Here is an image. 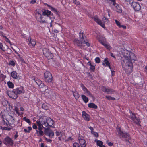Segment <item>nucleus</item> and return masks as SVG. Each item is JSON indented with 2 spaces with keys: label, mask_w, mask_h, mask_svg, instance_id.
<instances>
[{
  "label": "nucleus",
  "mask_w": 147,
  "mask_h": 147,
  "mask_svg": "<svg viewBox=\"0 0 147 147\" xmlns=\"http://www.w3.org/2000/svg\"><path fill=\"white\" fill-rule=\"evenodd\" d=\"M130 53L129 51H125L122 52L123 57L121 59V64L123 70L127 74H131L133 71V65L132 62L129 61Z\"/></svg>",
  "instance_id": "1"
},
{
  "label": "nucleus",
  "mask_w": 147,
  "mask_h": 147,
  "mask_svg": "<svg viewBox=\"0 0 147 147\" xmlns=\"http://www.w3.org/2000/svg\"><path fill=\"white\" fill-rule=\"evenodd\" d=\"M35 16L37 20L41 23H48L49 22V20L51 19V16L53 18L51 12L47 10H38L36 11Z\"/></svg>",
  "instance_id": "2"
},
{
  "label": "nucleus",
  "mask_w": 147,
  "mask_h": 147,
  "mask_svg": "<svg viewBox=\"0 0 147 147\" xmlns=\"http://www.w3.org/2000/svg\"><path fill=\"white\" fill-rule=\"evenodd\" d=\"M36 123L38 126V130H36V133L38 136H43L44 132L42 131L43 128L48 126V123L45 117L40 118L36 121Z\"/></svg>",
  "instance_id": "3"
},
{
  "label": "nucleus",
  "mask_w": 147,
  "mask_h": 147,
  "mask_svg": "<svg viewBox=\"0 0 147 147\" xmlns=\"http://www.w3.org/2000/svg\"><path fill=\"white\" fill-rule=\"evenodd\" d=\"M117 130L118 133L119 137L122 140H123V139H124L125 141L131 140V137L129 133L121 131L120 127H117Z\"/></svg>",
  "instance_id": "4"
},
{
  "label": "nucleus",
  "mask_w": 147,
  "mask_h": 147,
  "mask_svg": "<svg viewBox=\"0 0 147 147\" xmlns=\"http://www.w3.org/2000/svg\"><path fill=\"white\" fill-rule=\"evenodd\" d=\"M44 77L45 82L48 83L50 82L52 80V76L49 71H46L45 72Z\"/></svg>",
  "instance_id": "5"
},
{
  "label": "nucleus",
  "mask_w": 147,
  "mask_h": 147,
  "mask_svg": "<svg viewBox=\"0 0 147 147\" xmlns=\"http://www.w3.org/2000/svg\"><path fill=\"white\" fill-rule=\"evenodd\" d=\"M132 7L136 11H139L140 10L141 6L138 2L133 1L131 3L130 2Z\"/></svg>",
  "instance_id": "6"
},
{
  "label": "nucleus",
  "mask_w": 147,
  "mask_h": 147,
  "mask_svg": "<svg viewBox=\"0 0 147 147\" xmlns=\"http://www.w3.org/2000/svg\"><path fill=\"white\" fill-rule=\"evenodd\" d=\"M43 54L45 57L49 59L52 58L53 55L49 51V50L46 48H44L43 49Z\"/></svg>",
  "instance_id": "7"
},
{
  "label": "nucleus",
  "mask_w": 147,
  "mask_h": 147,
  "mask_svg": "<svg viewBox=\"0 0 147 147\" xmlns=\"http://www.w3.org/2000/svg\"><path fill=\"white\" fill-rule=\"evenodd\" d=\"M92 18L94 19L96 22L98 24L100 25L102 27L104 28H105L104 24L102 23L101 20L99 19L97 16H94Z\"/></svg>",
  "instance_id": "8"
},
{
  "label": "nucleus",
  "mask_w": 147,
  "mask_h": 147,
  "mask_svg": "<svg viewBox=\"0 0 147 147\" xmlns=\"http://www.w3.org/2000/svg\"><path fill=\"white\" fill-rule=\"evenodd\" d=\"M8 93L9 97L13 99H16L18 97L17 94L14 92V89L11 92H8Z\"/></svg>",
  "instance_id": "9"
},
{
  "label": "nucleus",
  "mask_w": 147,
  "mask_h": 147,
  "mask_svg": "<svg viewBox=\"0 0 147 147\" xmlns=\"http://www.w3.org/2000/svg\"><path fill=\"white\" fill-rule=\"evenodd\" d=\"M23 87H20L19 88H18L16 89H14V92L17 94H20L22 93H24V91L23 89Z\"/></svg>",
  "instance_id": "10"
},
{
  "label": "nucleus",
  "mask_w": 147,
  "mask_h": 147,
  "mask_svg": "<svg viewBox=\"0 0 147 147\" xmlns=\"http://www.w3.org/2000/svg\"><path fill=\"white\" fill-rule=\"evenodd\" d=\"M4 141L5 144H9L11 145H13V141L12 139L9 137H7L4 139Z\"/></svg>",
  "instance_id": "11"
},
{
  "label": "nucleus",
  "mask_w": 147,
  "mask_h": 147,
  "mask_svg": "<svg viewBox=\"0 0 147 147\" xmlns=\"http://www.w3.org/2000/svg\"><path fill=\"white\" fill-rule=\"evenodd\" d=\"M61 29V26L60 24H56L55 26V28L54 29V32L55 33H58L59 30Z\"/></svg>",
  "instance_id": "12"
},
{
  "label": "nucleus",
  "mask_w": 147,
  "mask_h": 147,
  "mask_svg": "<svg viewBox=\"0 0 147 147\" xmlns=\"http://www.w3.org/2000/svg\"><path fill=\"white\" fill-rule=\"evenodd\" d=\"M82 117L84 119L87 121L90 120V116L84 111H82Z\"/></svg>",
  "instance_id": "13"
},
{
  "label": "nucleus",
  "mask_w": 147,
  "mask_h": 147,
  "mask_svg": "<svg viewBox=\"0 0 147 147\" xmlns=\"http://www.w3.org/2000/svg\"><path fill=\"white\" fill-rule=\"evenodd\" d=\"M87 64L90 67V70L94 72L95 69V65L94 64H93L91 63L90 61H89L88 63Z\"/></svg>",
  "instance_id": "14"
},
{
  "label": "nucleus",
  "mask_w": 147,
  "mask_h": 147,
  "mask_svg": "<svg viewBox=\"0 0 147 147\" xmlns=\"http://www.w3.org/2000/svg\"><path fill=\"white\" fill-rule=\"evenodd\" d=\"M132 60H134V61L135 60H136V57L135 55L133 53L131 52L130 57L129 59V62L130 63V61L131 62H132Z\"/></svg>",
  "instance_id": "15"
},
{
  "label": "nucleus",
  "mask_w": 147,
  "mask_h": 147,
  "mask_svg": "<svg viewBox=\"0 0 147 147\" xmlns=\"http://www.w3.org/2000/svg\"><path fill=\"white\" fill-rule=\"evenodd\" d=\"M46 120L48 123V126H52L53 124V120L50 118H46Z\"/></svg>",
  "instance_id": "16"
},
{
  "label": "nucleus",
  "mask_w": 147,
  "mask_h": 147,
  "mask_svg": "<svg viewBox=\"0 0 147 147\" xmlns=\"http://www.w3.org/2000/svg\"><path fill=\"white\" fill-rule=\"evenodd\" d=\"M101 44L103 45L108 50H110L112 49V47L110 46L109 44H108L104 42H101Z\"/></svg>",
  "instance_id": "17"
},
{
  "label": "nucleus",
  "mask_w": 147,
  "mask_h": 147,
  "mask_svg": "<svg viewBox=\"0 0 147 147\" xmlns=\"http://www.w3.org/2000/svg\"><path fill=\"white\" fill-rule=\"evenodd\" d=\"M115 7L116 8V12L120 13H122V10L120 5L118 4H117Z\"/></svg>",
  "instance_id": "18"
},
{
  "label": "nucleus",
  "mask_w": 147,
  "mask_h": 147,
  "mask_svg": "<svg viewBox=\"0 0 147 147\" xmlns=\"http://www.w3.org/2000/svg\"><path fill=\"white\" fill-rule=\"evenodd\" d=\"M82 42L78 39H76L74 40V45H77L78 46L80 47L82 46Z\"/></svg>",
  "instance_id": "19"
},
{
  "label": "nucleus",
  "mask_w": 147,
  "mask_h": 147,
  "mask_svg": "<svg viewBox=\"0 0 147 147\" xmlns=\"http://www.w3.org/2000/svg\"><path fill=\"white\" fill-rule=\"evenodd\" d=\"M30 39V41L28 43V45L30 46L32 45V46L34 47L35 46L36 44V42L34 40L31 39V38L29 37L28 39V40Z\"/></svg>",
  "instance_id": "20"
},
{
  "label": "nucleus",
  "mask_w": 147,
  "mask_h": 147,
  "mask_svg": "<svg viewBox=\"0 0 147 147\" xmlns=\"http://www.w3.org/2000/svg\"><path fill=\"white\" fill-rule=\"evenodd\" d=\"M88 107L90 108L97 109L98 107L97 105L93 103H90L88 104Z\"/></svg>",
  "instance_id": "21"
},
{
  "label": "nucleus",
  "mask_w": 147,
  "mask_h": 147,
  "mask_svg": "<svg viewBox=\"0 0 147 147\" xmlns=\"http://www.w3.org/2000/svg\"><path fill=\"white\" fill-rule=\"evenodd\" d=\"M108 58H106L105 59L104 61L102 63V65L105 66H107L110 64V63L108 60Z\"/></svg>",
  "instance_id": "22"
},
{
  "label": "nucleus",
  "mask_w": 147,
  "mask_h": 147,
  "mask_svg": "<svg viewBox=\"0 0 147 147\" xmlns=\"http://www.w3.org/2000/svg\"><path fill=\"white\" fill-rule=\"evenodd\" d=\"M40 90L42 92L49 93V90L48 89V87L45 86L40 89Z\"/></svg>",
  "instance_id": "23"
},
{
  "label": "nucleus",
  "mask_w": 147,
  "mask_h": 147,
  "mask_svg": "<svg viewBox=\"0 0 147 147\" xmlns=\"http://www.w3.org/2000/svg\"><path fill=\"white\" fill-rule=\"evenodd\" d=\"M74 5H76V7H75V8L76 9H78L80 7V4L79 2L76 0H74Z\"/></svg>",
  "instance_id": "24"
},
{
  "label": "nucleus",
  "mask_w": 147,
  "mask_h": 147,
  "mask_svg": "<svg viewBox=\"0 0 147 147\" xmlns=\"http://www.w3.org/2000/svg\"><path fill=\"white\" fill-rule=\"evenodd\" d=\"M81 97L85 103H87L88 101V99L84 95H82Z\"/></svg>",
  "instance_id": "25"
},
{
  "label": "nucleus",
  "mask_w": 147,
  "mask_h": 147,
  "mask_svg": "<svg viewBox=\"0 0 147 147\" xmlns=\"http://www.w3.org/2000/svg\"><path fill=\"white\" fill-rule=\"evenodd\" d=\"M80 144L81 145L82 147H85L86 144L85 140L84 139H82V140L80 141Z\"/></svg>",
  "instance_id": "26"
},
{
  "label": "nucleus",
  "mask_w": 147,
  "mask_h": 147,
  "mask_svg": "<svg viewBox=\"0 0 147 147\" xmlns=\"http://www.w3.org/2000/svg\"><path fill=\"white\" fill-rule=\"evenodd\" d=\"M17 73L15 71H13L11 73L12 77L15 79H18L19 77L17 76Z\"/></svg>",
  "instance_id": "27"
},
{
  "label": "nucleus",
  "mask_w": 147,
  "mask_h": 147,
  "mask_svg": "<svg viewBox=\"0 0 147 147\" xmlns=\"http://www.w3.org/2000/svg\"><path fill=\"white\" fill-rule=\"evenodd\" d=\"M98 40L99 42L101 44V42H104L105 40V38L102 36H99L98 37Z\"/></svg>",
  "instance_id": "28"
},
{
  "label": "nucleus",
  "mask_w": 147,
  "mask_h": 147,
  "mask_svg": "<svg viewBox=\"0 0 147 147\" xmlns=\"http://www.w3.org/2000/svg\"><path fill=\"white\" fill-rule=\"evenodd\" d=\"M45 5H47L49 7V9H51L52 11H53L54 12L56 13H57V10L55 8L52 7L51 6L49 5H48L47 3H45Z\"/></svg>",
  "instance_id": "29"
},
{
  "label": "nucleus",
  "mask_w": 147,
  "mask_h": 147,
  "mask_svg": "<svg viewBox=\"0 0 147 147\" xmlns=\"http://www.w3.org/2000/svg\"><path fill=\"white\" fill-rule=\"evenodd\" d=\"M45 5H47L49 7V9H51L52 11H53L54 12L56 13H57V10L55 8L52 7L51 6L49 5H48L47 3H45Z\"/></svg>",
  "instance_id": "30"
},
{
  "label": "nucleus",
  "mask_w": 147,
  "mask_h": 147,
  "mask_svg": "<svg viewBox=\"0 0 147 147\" xmlns=\"http://www.w3.org/2000/svg\"><path fill=\"white\" fill-rule=\"evenodd\" d=\"M9 120L8 121V123L10 124H13L14 122V119L13 117L11 116H9Z\"/></svg>",
  "instance_id": "31"
},
{
  "label": "nucleus",
  "mask_w": 147,
  "mask_h": 147,
  "mask_svg": "<svg viewBox=\"0 0 147 147\" xmlns=\"http://www.w3.org/2000/svg\"><path fill=\"white\" fill-rule=\"evenodd\" d=\"M129 112L131 114L130 115L131 119L133 120H134V118H136V117L135 114L134 113H132V111L131 110H130Z\"/></svg>",
  "instance_id": "32"
},
{
  "label": "nucleus",
  "mask_w": 147,
  "mask_h": 147,
  "mask_svg": "<svg viewBox=\"0 0 147 147\" xmlns=\"http://www.w3.org/2000/svg\"><path fill=\"white\" fill-rule=\"evenodd\" d=\"M106 92H107V94H109L113 93L115 92V91L112 89L107 88Z\"/></svg>",
  "instance_id": "33"
},
{
  "label": "nucleus",
  "mask_w": 147,
  "mask_h": 147,
  "mask_svg": "<svg viewBox=\"0 0 147 147\" xmlns=\"http://www.w3.org/2000/svg\"><path fill=\"white\" fill-rule=\"evenodd\" d=\"M105 98L109 100H115V98L112 97L110 96H106Z\"/></svg>",
  "instance_id": "34"
},
{
  "label": "nucleus",
  "mask_w": 147,
  "mask_h": 147,
  "mask_svg": "<svg viewBox=\"0 0 147 147\" xmlns=\"http://www.w3.org/2000/svg\"><path fill=\"white\" fill-rule=\"evenodd\" d=\"M102 20L104 23L107 24L109 20L107 18L105 17V16L102 18Z\"/></svg>",
  "instance_id": "35"
},
{
  "label": "nucleus",
  "mask_w": 147,
  "mask_h": 147,
  "mask_svg": "<svg viewBox=\"0 0 147 147\" xmlns=\"http://www.w3.org/2000/svg\"><path fill=\"white\" fill-rule=\"evenodd\" d=\"M28 130L26 129H24V131L26 133H30V131L32 130V128L30 127H28Z\"/></svg>",
  "instance_id": "36"
},
{
  "label": "nucleus",
  "mask_w": 147,
  "mask_h": 147,
  "mask_svg": "<svg viewBox=\"0 0 147 147\" xmlns=\"http://www.w3.org/2000/svg\"><path fill=\"white\" fill-rule=\"evenodd\" d=\"M7 84L9 87L10 88H13L14 87L13 84L10 81L7 82Z\"/></svg>",
  "instance_id": "37"
},
{
  "label": "nucleus",
  "mask_w": 147,
  "mask_h": 147,
  "mask_svg": "<svg viewBox=\"0 0 147 147\" xmlns=\"http://www.w3.org/2000/svg\"><path fill=\"white\" fill-rule=\"evenodd\" d=\"M3 33H1V35L3 36V37L5 38V40L6 41V42H7L8 43H9L10 44H11V42L9 40V39L7 38V37L5 36H3V34H2Z\"/></svg>",
  "instance_id": "38"
},
{
  "label": "nucleus",
  "mask_w": 147,
  "mask_h": 147,
  "mask_svg": "<svg viewBox=\"0 0 147 147\" xmlns=\"http://www.w3.org/2000/svg\"><path fill=\"white\" fill-rule=\"evenodd\" d=\"M51 129L47 128H45L44 130L45 134L47 135H48L49 134V132Z\"/></svg>",
  "instance_id": "39"
},
{
  "label": "nucleus",
  "mask_w": 147,
  "mask_h": 147,
  "mask_svg": "<svg viewBox=\"0 0 147 147\" xmlns=\"http://www.w3.org/2000/svg\"><path fill=\"white\" fill-rule=\"evenodd\" d=\"M24 120L26 122L30 124L31 123V122L29 119L27 118L26 117H24L23 118Z\"/></svg>",
  "instance_id": "40"
},
{
  "label": "nucleus",
  "mask_w": 147,
  "mask_h": 147,
  "mask_svg": "<svg viewBox=\"0 0 147 147\" xmlns=\"http://www.w3.org/2000/svg\"><path fill=\"white\" fill-rule=\"evenodd\" d=\"M35 81L38 86H39V85H40V84L42 83V82L40 80L38 79H36V80H35Z\"/></svg>",
  "instance_id": "41"
},
{
  "label": "nucleus",
  "mask_w": 147,
  "mask_h": 147,
  "mask_svg": "<svg viewBox=\"0 0 147 147\" xmlns=\"http://www.w3.org/2000/svg\"><path fill=\"white\" fill-rule=\"evenodd\" d=\"M97 145L99 146H101L103 145V142L99 140H97Z\"/></svg>",
  "instance_id": "42"
},
{
  "label": "nucleus",
  "mask_w": 147,
  "mask_h": 147,
  "mask_svg": "<svg viewBox=\"0 0 147 147\" xmlns=\"http://www.w3.org/2000/svg\"><path fill=\"white\" fill-rule=\"evenodd\" d=\"M140 120V119H138V118L137 117H136V118H134V120H133V121H134V122L135 123L138 124H139Z\"/></svg>",
  "instance_id": "43"
},
{
  "label": "nucleus",
  "mask_w": 147,
  "mask_h": 147,
  "mask_svg": "<svg viewBox=\"0 0 147 147\" xmlns=\"http://www.w3.org/2000/svg\"><path fill=\"white\" fill-rule=\"evenodd\" d=\"M85 35L84 33L82 32L81 33V32L80 31L79 33V38L80 39H83L84 38V36Z\"/></svg>",
  "instance_id": "44"
},
{
  "label": "nucleus",
  "mask_w": 147,
  "mask_h": 147,
  "mask_svg": "<svg viewBox=\"0 0 147 147\" xmlns=\"http://www.w3.org/2000/svg\"><path fill=\"white\" fill-rule=\"evenodd\" d=\"M48 136L49 137H52L53 136H54V132L51 129L49 132V134H48Z\"/></svg>",
  "instance_id": "45"
},
{
  "label": "nucleus",
  "mask_w": 147,
  "mask_h": 147,
  "mask_svg": "<svg viewBox=\"0 0 147 147\" xmlns=\"http://www.w3.org/2000/svg\"><path fill=\"white\" fill-rule=\"evenodd\" d=\"M86 93L88 94L89 96L91 97L92 98H94V96L89 91H88L86 92Z\"/></svg>",
  "instance_id": "46"
},
{
  "label": "nucleus",
  "mask_w": 147,
  "mask_h": 147,
  "mask_svg": "<svg viewBox=\"0 0 147 147\" xmlns=\"http://www.w3.org/2000/svg\"><path fill=\"white\" fill-rule=\"evenodd\" d=\"M96 62L97 63H98L100 62V59L98 57H96L95 59Z\"/></svg>",
  "instance_id": "47"
},
{
  "label": "nucleus",
  "mask_w": 147,
  "mask_h": 147,
  "mask_svg": "<svg viewBox=\"0 0 147 147\" xmlns=\"http://www.w3.org/2000/svg\"><path fill=\"white\" fill-rule=\"evenodd\" d=\"M0 49L3 51H5L4 47H3L2 43L1 42H0Z\"/></svg>",
  "instance_id": "48"
},
{
  "label": "nucleus",
  "mask_w": 147,
  "mask_h": 147,
  "mask_svg": "<svg viewBox=\"0 0 147 147\" xmlns=\"http://www.w3.org/2000/svg\"><path fill=\"white\" fill-rule=\"evenodd\" d=\"M115 21L116 23V24L119 27L120 26H121L120 23L119 21H118L117 20H115Z\"/></svg>",
  "instance_id": "49"
},
{
  "label": "nucleus",
  "mask_w": 147,
  "mask_h": 147,
  "mask_svg": "<svg viewBox=\"0 0 147 147\" xmlns=\"http://www.w3.org/2000/svg\"><path fill=\"white\" fill-rule=\"evenodd\" d=\"M42 108L45 110H47L48 109V107L45 104H43L42 105Z\"/></svg>",
  "instance_id": "50"
},
{
  "label": "nucleus",
  "mask_w": 147,
  "mask_h": 147,
  "mask_svg": "<svg viewBox=\"0 0 147 147\" xmlns=\"http://www.w3.org/2000/svg\"><path fill=\"white\" fill-rule=\"evenodd\" d=\"M9 63L10 65H11L13 66H14L15 65V62L13 61H9Z\"/></svg>",
  "instance_id": "51"
},
{
  "label": "nucleus",
  "mask_w": 147,
  "mask_h": 147,
  "mask_svg": "<svg viewBox=\"0 0 147 147\" xmlns=\"http://www.w3.org/2000/svg\"><path fill=\"white\" fill-rule=\"evenodd\" d=\"M107 89L106 87L103 86L102 88V90L103 92H106Z\"/></svg>",
  "instance_id": "52"
},
{
  "label": "nucleus",
  "mask_w": 147,
  "mask_h": 147,
  "mask_svg": "<svg viewBox=\"0 0 147 147\" xmlns=\"http://www.w3.org/2000/svg\"><path fill=\"white\" fill-rule=\"evenodd\" d=\"M45 86V85L44 84V83H42L41 84H40V85H39L38 86H39L40 90L43 87H44Z\"/></svg>",
  "instance_id": "53"
},
{
  "label": "nucleus",
  "mask_w": 147,
  "mask_h": 147,
  "mask_svg": "<svg viewBox=\"0 0 147 147\" xmlns=\"http://www.w3.org/2000/svg\"><path fill=\"white\" fill-rule=\"evenodd\" d=\"M37 125L36 124H34L32 126V127L33 129H35L37 130Z\"/></svg>",
  "instance_id": "54"
},
{
  "label": "nucleus",
  "mask_w": 147,
  "mask_h": 147,
  "mask_svg": "<svg viewBox=\"0 0 147 147\" xmlns=\"http://www.w3.org/2000/svg\"><path fill=\"white\" fill-rule=\"evenodd\" d=\"M74 147H80L79 144L77 143H74Z\"/></svg>",
  "instance_id": "55"
},
{
  "label": "nucleus",
  "mask_w": 147,
  "mask_h": 147,
  "mask_svg": "<svg viewBox=\"0 0 147 147\" xmlns=\"http://www.w3.org/2000/svg\"><path fill=\"white\" fill-rule=\"evenodd\" d=\"M117 4L116 3V1H114L113 2H112V4H110V5H113V6H115L116 5H117Z\"/></svg>",
  "instance_id": "56"
},
{
  "label": "nucleus",
  "mask_w": 147,
  "mask_h": 147,
  "mask_svg": "<svg viewBox=\"0 0 147 147\" xmlns=\"http://www.w3.org/2000/svg\"><path fill=\"white\" fill-rule=\"evenodd\" d=\"M119 28L122 27L123 28V29H125L126 28V26L125 25H121L119 26Z\"/></svg>",
  "instance_id": "57"
},
{
  "label": "nucleus",
  "mask_w": 147,
  "mask_h": 147,
  "mask_svg": "<svg viewBox=\"0 0 147 147\" xmlns=\"http://www.w3.org/2000/svg\"><path fill=\"white\" fill-rule=\"evenodd\" d=\"M3 129L8 130V131L10 130L11 129V128H8V127H3Z\"/></svg>",
  "instance_id": "58"
},
{
  "label": "nucleus",
  "mask_w": 147,
  "mask_h": 147,
  "mask_svg": "<svg viewBox=\"0 0 147 147\" xmlns=\"http://www.w3.org/2000/svg\"><path fill=\"white\" fill-rule=\"evenodd\" d=\"M84 44H86L87 46L88 47L90 46V44L89 42H88L85 41H84Z\"/></svg>",
  "instance_id": "59"
},
{
  "label": "nucleus",
  "mask_w": 147,
  "mask_h": 147,
  "mask_svg": "<svg viewBox=\"0 0 147 147\" xmlns=\"http://www.w3.org/2000/svg\"><path fill=\"white\" fill-rule=\"evenodd\" d=\"M77 94V93H75V94H74V97L76 99H77L79 97V95L78 94H77V96L76 97V95H75V94Z\"/></svg>",
  "instance_id": "60"
},
{
  "label": "nucleus",
  "mask_w": 147,
  "mask_h": 147,
  "mask_svg": "<svg viewBox=\"0 0 147 147\" xmlns=\"http://www.w3.org/2000/svg\"><path fill=\"white\" fill-rule=\"evenodd\" d=\"M82 90L85 93H86V92L88 91V90L85 87L84 88H83Z\"/></svg>",
  "instance_id": "61"
},
{
  "label": "nucleus",
  "mask_w": 147,
  "mask_h": 147,
  "mask_svg": "<svg viewBox=\"0 0 147 147\" xmlns=\"http://www.w3.org/2000/svg\"><path fill=\"white\" fill-rule=\"evenodd\" d=\"M93 135L94 136L96 137H98V133L96 132L94 133Z\"/></svg>",
  "instance_id": "62"
},
{
  "label": "nucleus",
  "mask_w": 147,
  "mask_h": 147,
  "mask_svg": "<svg viewBox=\"0 0 147 147\" xmlns=\"http://www.w3.org/2000/svg\"><path fill=\"white\" fill-rule=\"evenodd\" d=\"M36 0H32L30 1V3L32 4H33L35 3Z\"/></svg>",
  "instance_id": "63"
},
{
  "label": "nucleus",
  "mask_w": 147,
  "mask_h": 147,
  "mask_svg": "<svg viewBox=\"0 0 147 147\" xmlns=\"http://www.w3.org/2000/svg\"><path fill=\"white\" fill-rule=\"evenodd\" d=\"M15 111L16 112V113L17 114H19V111H18V109L16 107L15 108Z\"/></svg>",
  "instance_id": "64"
}]
</instances>
